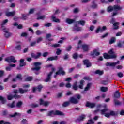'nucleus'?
<instances>
[{"label": "nucleus", "instance_id": "obj_1", "mask_svg": "<svg viewBox=\"0 0 124 124\" xmlns=\"http://www.w3.org/2000/svg\"><path fill=\"white\" fill-rule=\"evenodd\" d=\"M101 114L102 115H105L106 118H109L111 116H115V115H116V112L111 111L108 108H106L101 110Z\"/></svg>", "mask_w": 124, "mask_h": 124}, {"label": "nucleus", "instance_id": "obj_2", "mask_svg": "<svg viewBox=\"0 0 124 124\" xmlns=\"http://www.w3.org/2000/svg\"><path fill=\"white\" fill-rule=\"evenodd\" d=\"M108 54L109 55L106 53H105L103 54L104 58L106 60H109L110 59H116V58H117V55L113 51V49H110L108 51Z\"/></svg>", "mask_w": 124, "mask_h": 124}, {"label": "nucleus", "instance_id": "obj_3", "mask_svg": "<svg viewBox=\"0 0 124 124\" xmlns=\"http://www.w3.org/2000/svg\"><path fill=\"white\" fill-rule=\"evenodd\" d=\"M7 22H8V19H6L4 20L2 23L1 24V29L4 32H5V37H9L11 35L9 32V29H8V28H6L3 27V25H5V24H6Z\"/></svg>", "mask_w": 124, "mask_h": 124}, {"label": "nucleus", "instance_id": "obj_4", "mask_svg": "<svg viewBox=\"0 0 124 124\" xmlns=\"http://www.w3.org/2000/svg\"><path fill=\"white\" fill-rule=\"evenodd\" d=\"M56 115L61 116L63 115V113L59 110L50 111L47 113V116H49L50 117H54V116H56Z\"/></svg>", "mask_w": 124, "mask_h": 124}, {"label": "nucleus", "instance_id": "obj_5", "mask_svg": "<svg viewBox=\"0 0 124 124\" xmlns=\"http://www.w3.org/2000/svg\"><path fill=\"white\" fill-rule=\"evenodd\" d=\"M5 62H13V63L17 62V60H15V58L13 56L5 58Z\"/></svg>", "mask_w": 124, "mask_h": 124}, {"label": "nucleus", "instance_id": "obj_6", "mask_svg": "<svg viewBox=\"0 0 124 124\" xmlns=\"http://www.w3.org/2000/svg\"><path fill=\"white\" fill-rule=\"evenodd\" d=\"M59 71H57L56 73V75H54V78H56L57 77V75H64L65 74V72H64L62 67H59Z\"/></svg>", "mask_w": 124, "mask_h": 124}, {"label": "nucleus", "instance_id": "obj_7", "mask_svg": "<svg viewBox=\"0 0 124 124\" xmlns=\"http://www.w3.org/2000/svg\"><path fill=\"white\" fill-rule=\"evenodd\" d=\"M34 65L35 67L31 68L32 70H35L36 71H38L40 69V67L39 66L41 65V63L39 62H36L34 63Z\"/></svg>", "mask_w": 124, "mask_h": 124}, {"label": "nucleus", "instance_id": "obj_8", "mask_svg": "<svg viewBox=\"0 0 124 124\" xmlns=\"http://www.w3.org/2000/svg\"><path fill=\"white\" fill-rule=\"evenodd\" d=\"M52 71L50 72L49 74L48 75L47 78L45 79V82H49V81L51 80V76L52 74H53V71H55V70H56V69L53 67L52 68Z\"/></svg>", "mask_w": 124, "mask_h": 124}, {"label": "nucleus", "instance_id": "obj_9", "mask_svg": "<svg viewBox=\"0 0 124 124\" xmlns=\"http://www.w3.org/2000/svg\"><path fill=\"white\" fill-rule=\"evenodd\" d=\"M106 30V26H104L102 28L98 27L97 30H96V33H98V32H102Z\"/></svg>", "mask_w": 124, "mask_h": 124}, {"label": "nucleus", "instance_id": "obj_10", "mask_svg": "<svg viewBox=\"0 0 124 124\" xmlns=\"http://www.w3.org/2000/svg\"><path fill=\"white\" fill-rule=\"evenodd\" d=\"M114 22H115V18H112L111 21V23L113 24V26L115 27L114 29L118 30V29H119V25H120V23L119 22H115L114 23Z\"/></svg>", "mask_w": 124, "mask_h": 124}, {"label": "nucleus", "instance_id": "obj_11", "mask_svg": "<svg viewBox=\"0 0 124 124\" xmlns=\"http://www.w3.org/2000/svg\"><path fill=\"white\" fill-rule=\"evenodd\" d=\"M40 56H41V53L40 52H38L36 54H35L34 53H31V57L34 59H38V58L40 57Z\"/></svg>", "mask_w": 124, "mask_h": 124}, {"label": "nucleus", "instance_id": "obj_12", "mask_svg": "<svg viewBox=\"0 0 124 124\" xmlns=\"http://www.w3.org/2000/svg\"><path fill=\"white\" fill-rule=\"evenodd\" d=\"M40 105H43L44 106H48L50 104V102L48 101H44L42 99H40Z\"/></svg>", "mask_w": 124, "mask_h": 124}, {"label": "nucleus", "instance_id": "obj_13", "mask_svg": "<svg viewBox=\"0 0 124 124\" xmlns=\"http://www.w3.org/2000/svg\"><path fill=\"white\" fill-rule=\"evenodd\" d=\"M120 64V62L119 61H118L117 62H112V63H111V62H107L106 64V65L107 66H115L116 65H117V64Z\"/></svg>", "mask_w": 124, "mask_h": 124}, {"label": "nucleus", "instance_id": "obj_14", "mask_svg": "<svg viewBox=\"0 0 124 124\" xmlns=\"http://www.w3.org/2000/svg\"><path fill=\"white\" fill-rule=\"evenodd\" d=\"M14 15H15V11H14L13 12H6V16L7 17L14 16Z\"/></svg>", "mask_w": 124, "mask_h": 124}, {"label": "nucleus", "instance_id": "obj_15", "mask_svg": "<svg viewBox=\"0 0 124 124\" xmlns=\"http://www.w3.org/2000/svg\"><path fill=\"white\" fill-rule=\"evenodd\" d=\"M123 9V7H122L119 5H115L113 6V10H116V11H119L120 10H122Z\"/></svg>", "mask_w": 124, "mask_h": 124}, {"label": "nucleus", "instance_id": "obj_16", "mask_svg": "<svg viewBox=\"0 0 124 124\" xmlns=\"http://www.w3.org/2000/svg\"><path fill=\"white\" fill-rule=\"evenodd\" d=\"M91 55L92 56H99V55H100V53H99V51H98V48L94 49L93 51V53H91Z\"/></svg>", "mask_w": 124, "mask_h": 124}, {"label": "nucleus", "instance_id": "obj_17", "mask_svg": "<svg viewBox=\"0 0 124 124\" xmlns=\"http://www.w3.org/2000/svg\"><path fill=\"white\" fill-rule=\"evenodd\" d=\"M86 107H89V108H93L95 106V104L93 103L87 102L86 105Z\"/></svg>", "mask_w": 124, "mask_h": 124}, {"label": "nucleus", "instance_id": "obj_18", "mask_svg": "<svg viewBox=\"0 0 124 124\" xmlns=\"http://www.w3.org/2000/svg\"><path fill=\"white\" fill-rule=\"evenodd\" d=\"M83 63L85 65H86L87 67H90V66H92V64H91V63L88 60H85L83 61Z\"/></svg>", "mask_w": 124, "mask_h": 124}, {"label": "nucleus", "instance_id": "obj_19", "mask_svg": "<svg viewBox=\"0 0 124 124\" xmlns=\"http://www.w3.org/2000/svg\"><path fill=\"white\" fill-rule=\"evenodd\" d=\"M70 102H71V103H74V104H76V103L78 102V100L72 97L70 98Z\"/></svg>", "mask_w": 124, "mask_h": 124}, {"label": "nucleus", "instance_id": "obj_20", "mask_svg": "<svg viewBox=\"0 0 124 124\" xmlns=\"http://www.w3.org/2000/svg\"><path fill=\"white\" fill-rule=\"evenodd\" d=\"M82 49L84 51H85V52L88 51V50H89V45H82Z\"/></svg>", "mask_w": 124, "mask_h": 124}, {"label": "nucleus", "instance_id": "obj_21", "mask_svg": "<svg viewBox=\"0 0 124 124\" xmlns=\"http://www.w3.org/2000/svg\"><path fill=\"white\" fill-rule=\"evenodd\" d=\"M75 21V20L74 19H71L69 18H68L66 20V22L67 24H72V23H74Z\"/></svg>", "mask_w": 124, "mask_h": 124}, {"label": "nucleus", "instance_id": "obj_22", "mask_svg": "<svg viewBox=\"0 0 124 124\" xmlns=\"http://www.w3.org/2000/svg\"><path fill=\"white\" fill-rule=\"evenodd\" d=\"M57 60H58V56L51 57L47 59V61H54Z\"/></svg>", "mask_w": 124, "mask_h": 124}, {"label": "nucleus", "instance_id": "obj_23", "mask_svg": "<svg viewBox=\"0 0 124 124\" xmlns=\"http://www.w3.org/2000/svg\"><path fill=\"white\" fill-rule=\"evenodd\" d=\"M120 96H121V95L120 94V92H119V91H116L114 93V97H115L116 98H118V97H120Z\"/></svg>", "mask_w": 124, "mask_h": 124}, {"label": "nucleus", "instance_id": "obj_24", "mask_svg": "<svg viewBox=\"0 0 124 124\" xmlns=\"http://www.w3.org/2000/svg\"><path fill=\"white\" fill-rule=\"evenodd\" d=\"M114 10V6H109L107 8L108 12H111V11H113Z\"/></svg>", "mask_w": 124, "mask_h": 124}, {"label": "nucleus", "instance_id": "obj_25", "mask_svg": "<svg viewBox=\"0 0 124 124\" xmlns=\"http://www.w3.org/2000/svg\"><path fill=\"white\" fill-rule=\"evenodd\" d=\"M52 19L54 22H56V23H60V19L56 18V17L52 16Z\"/></svg>", "mask_w": 124, "mask_h": 124}, {"label": "nucleus", "instance_id": "obj_26", "mask_svg": "<svg viewBox=\"0 0 124 124\" xmlns=\"http://www.w3.org/2000/svg\"><path fill=\"white\" fill-rule=\"evenodd\" d=\"M26 65V63L24 62V59H22L20 60V66H25Z\"/></svg>", "mask_w": 124, "mask_h": 124}, {"label": "nucleus", "instance_id": "obj_27", "mask_svg": "<svg viewBox=\"0 0 124 124\" xmlns=\"http://www.w3.org/2000/svg\"><path fill=\"white\" fill-rule=\"evenodd\" d=\"M95 73L96 74H98L99 75H102V74H103V71L98 70L95 71Z\"/></svg>", "mask_w": 124, "mask_h": 124}, {"label": "nucleus", "instance_id": "obj_28", "mask_svg": "<svg viewBox=\"0 0 124 124\" xmlns=\"http://www.w3.org/2000/svg\"><path fill=\"white\" fill-rule=\"evenodd\" d=\"M115 41H116V38L115 37L111 38V39L109 41V44H113V43H114Z\"/></svg>", "mask_w": 124, "mask_h": 124}, {"label": "nucleus", "instance_id": "obj_29", "mask_svg": "<svg viewBox=\"0 0 124 124\" xmlns=\"http://www.w3.org/2000/svg\"><path fill=\"white\" fill-rule=\"evenodd\" d=\"M0 100L2 101L3 104L5 103V102H6V100L1 96H0Z\"/></svg>", "mask_w": 124, "mask_h": 124}, {"label": "nucleus", "instance_id": "obj_30", "mask_svg": "<svg viewBox=\"0 0 124 124\" xmlns=\"http://www.w3.org/2000/svg\"><path fill=\"white\" fill-rule=\"evenodd\" d=\"M8 107H10L11 108H13V107H15V102H13L12 104H8Z\"/></svg>", "mask_w": 124, "mask_h": 124}, {"label": "nucleus", "instance_id": "obj_31", "mask_svg": "<svg viewBox=\"0 0 124 124\" xmlns=\"http://www.w3.org/2000/svg\"><path fill=\"white\" fill-rule=\"evenodd\" d=\"M22 104H23V102H22L21 101L17 102L16 104V107H18V108H21Z\"/></svg>", "mask_w": 124, "mask_h": 124}, {"label": "nucleus", "instance_id": "obj_32", "mask_svg": "<svg viewBox=\"0 0 124 124\" xmlns=\"http://www.w3.org/2000/svg\"><path fill=\"white\" fill-rule=\"evenodd\" d=\"M101 92H107V91H108V88L102 87L101 88Z\"/></svg>", "mask_w": 124, "mask_h": 124}, {"label": "nucleus", "instance_id": "obj_33", "mask_svg": "<svg viewBox=\"0 0 124 124\" xmlns=\"http://www.w3.org/2000/svg\"><path fill=\"white\" fill-rule=\"evenodd\" d=\"M19 93H20L21 94H23L24 93H26V92H28V90H24L22 88H19Z\"/></svg>", "mask_w": 124, "mask_h": 124}, {"label": "nucleus", "instance_id": "obj_34", "mask_svg": "<svg viewBox=\"0 0 124 124\" xmlns=\"http://www.w3.org/2000/svg\"><path fill=\"white\" fill-rule=\"evenodd\" d=\"M85 118H86V116L84 114H82V115H81L78 120L79 121H83V120H84V119H85Z\"/></svg>", "mask_w": 124, "mask_h": 124}, {"label": "nucleus", "instance_id": "obj_35", "mask_svg": "<svg viewBox=\"0 0 124 124\" xmlns=\"http://www.w3.org/2000/svg\"><path fill=\"white\" fill-rule=\"evenodd\" d=\"M73 88L74 90H75V91L77 90V89H78V87H77V82H76L74 84V85L73 86Z\"/></svg>", "mask_w": 124, "mask_h": 124}, {"label": "nucleus", "instance_id": "obj_36", "mask_svg": "<svg viewBox=\"0 0 124 124\" xmlns=\"http://www.w3.org/2000/svg\"><path fill=\"white\" fill-rule=\"evenodd\" d=\"M91 83H88L87 84V87L84 89V91H85V92H87V91L89 90V89H90V88L91 87Z\"/></svg>", "mask_w": 124, "mask_h": 124}, {"label": "nucleus", "instance_id": "obj_37", "mask_svg": "<svg viewBox=\"0 0 124 124\" xmlns=\"http://www.w3.org/2000/svg\"><path fill=\"white\" fill-rule=\"evenodd\" d=\"M45 16H41L38 17L37 20H44Z\"/></svg>", "mask_w": 124, "mask_h": 124}, {"label": "nucleus", "instance_id": "obj_38", "mask_svg": "<svg viewBox=\"0 0 124 124\" xmlns=\"http://www.w3.org/2000/svg\"><path fill=\"white\" fill-rule=\"evenodd\" d=\"M14 98V96H13L12 95H9L7 96V99L8 100H11V99H13Z\"/></svg>", "mask_w": 124, "mask_h": 124}, {"label": "nucleus", "instance_id": "obj_39", "mask_svg": "<svg viewBox=\"0 0 124 124\" xmlns=\"http://www.w3.org/2000/svg\"><path fill=\"white\" fill-rule=\"evenodd\" d=\"M84 84V80L80 81V84L79 86L80 89H83V85Z\"/></svg>", "mask_w": 124, "mask_h": 124}, {"label": "nucleus", "instance_id": "obj_40", "mask_svg": "<svg viewBox=\"0 0 124 124\" xmlns=\"http://www.w3.org/2000/svg\"><path fill=\"white\" fill-rule=\"evenodd\" d=\"M32 80V77H28L25 79V81H31Z\"/></svg>", "mask_w": 124, "mask_h": 124}, {"label": "nucleus", "instance_id": "obj_41", "mask_svg": "<svg viewBox=\"0 0 124 124\" xmlns=\"http://www.w3.org/2000/svg\"><path fill=\"white\" fill-rule=\"evenodd\" d=\"M69 105V102H65L63 103L62 105L63 107H66V106H68Z\"/></svg>", "mask_w": 124, "mask_h": 124}, {"label": "nucleus", "instance_id": "obj_42", "mask_svg": "<svg viewBox=\"0 0 124 124\" xmlns=\"http://www.w3.org/2000/svg\"><path fill=\"white\" fill-rule=\"evenodd\" d=\"M92 8H96L97 7V5L94 3V2H93V4L92 5Z\"/></svg>", "mask_w": 124, "mask_h": 124}, {"label": "nucleus", "instance_id": "obj_43", "mask_svg": "<svg viewBox=\"0 0 124 124\" xmlns=\"http://www.w3.org/2000/svg\"><path fill=\"white\" fill-rule=\"evenodd\" d=\"M16 50H21L22 49V46H21V45H19L16 46Z\"/></svg>", "mask_w": 124, "mask_h": 124}, {"label": "nucleus", "instance_id": "obj_44", "mask_svg": "<svg viewBox=\"0 0 124 124\" xmlns=\"http://www.w3.org/2000/svg\"><path fill=\"white\" fill-rule=\"evenodd\" d=\"M17 79H19V80H22V75L21 74H18L16 76Z\"/></svg>", "mask_w": 124, "mask_h": 124}, {"label": "nucleus", "instance_id": "obj_45", "mask_svg": "<svg viewBox=\"0 0 124 124\" xmlns=\"http://www.w3.org/2000/svg\"><path fill=\"white\" fill-rule=\"evenodd\" d=\"M78 24H80V25H81V26H84V25H85V21H80L78 22Z\"/></svg>", "mask_w": 124, "mask_h": 124}, {"label": "nucleus", "instance_id": "obj_46", "mask_svg": "<svg viewBox=\"0 0 124 124\" xmlns=\"http://www.w3.org/2000/svg\"><path fill=\"white\" fill-rule=\"evenodd\" d=\"M14 98H16V99H18L19 98H21V96L16 94L14 96Z\"/></svg>", "mask_w": 124, "mask_h": 124}, {"label": "nucleus", "instance_id": "obj_47", "mask_svg": "<svg viewBox=\"0 0 124 124\" xmlns=\"http://www.w3.org/2000/svg\"><path fill=\"white\" fill-rule=\"evenodd\" d=\"M11 124L9 122H4V121H3V120H1L0 121V124Z\"/></svg>", "mask_w": 124, "mask_h": 124}, {"label": "nucleus", "instance_id": "obj_48", "mask_svg": "<svg viewBox=\"0 0 124 124\" xmlns=\"http://www.w3.org/2000/svg\"><path fill=\"white\" fill-rule=\"evenodd\" d=\"M61 53H62V50L60 49H57L56 51L57 55H61Z\"/></svg>", "mask_w": 124, "mask_h": 124}, {"label": "nucleus", "instance_id": "obj_49", "mask_svg": "<svg viewBox=\"0 0 124 124\" xmlns=\"http://www.w3.org/2000/svg\"><path fill=\"white\" fill-rule=\"evenodd\" d=\"M35 9H31L29 11V14H32L33 12H34Z\"/></svg>", "mask_w": 124, "mask_h": 124}, {"label": "nucleus", "instance_id": "obj_50", "mask_svg": "<svg viewBox=\"0 0 124 124\" xmlns=\"http://www.w3.org/2000/svg\"><path fill=\"white\" fill-rule=\"evenodd\" d=\"M42 41V37H39L37 39V43H39Z\"/></svg>", "mask_w": 124, "mask_h": 124}, {"label": "nucleus", "instance_id": "obj_51", "mask_svg": "<svg viewBox=\"0 0 124 124\" xmlns=\"http://www.w3.org/2000/svg\"><path fill=\"white\" fill-rule=\"evenodd\" d=\"M117 76H118V77H124V75L123 74V73L119 72L117 74Z\"/></svg>", "mask_w": 124, "mask_h": 124}, {"label": "nucleus", "instance_id": "obj_52", "mask_svg": "<svg viewBox=\"0 0 124 124\" xmlns=\"http://www.w3.org/2000/svg\"><path fill=\"white\" fill-rule=\"evenodd\" d=\"M32 108H35V107H38V104H32L31 105Z\"/></svg>", "mask_w": 124, "mask_h": 124}, {"label": "nucleus", "instance_id": "obj_53", "mask_svg": "<svg viewBox=\"0 0 124 124\" xmlns=\"http://www.w3.org/2000/svg\"><path fill=\"white\" fill-rule=\"evenodd\" d=\"M114 102H115V104L116 105H121V103L120 102V101L117 100H115L114 101Z\"/></svg>", "mask_w": 124, "mask_h": 124}, {"label": "nucleus", "instance_id": "obj_54", "mask_svg": "<svg viewBox=\"0 0 124 124\" xmlns=\"http://www.w3.org/2000/svg\"><path fill=\"white\" fill-rule=\"evenodd\" d=\"M73 58L74 59H77L78 58V55L77 54V53L74 54L73 55Z\"/></svg>", "mask_w": 124, "mask_h": 124}, {"label": "nucleus", "instance_id": "obj_55", "mask_svg": "<svg viewBox=\"0 0 124 124\" xmlns=\"http://www.w3.org/2000/svg\"><path fill=\"white\" fill-rule=\"evenodd\" d=\"M90 0H82L81 2L82 3H87V2H89Z\"/></svg>", "mask_w": 124, "mask_h": 124}, {"label": "nucleus", "instance_id": "obj_56", "mask_svg": "<svg viewBox=\"0 0 124 124\" xmlns=\"http://www.w3.org/2000/svg\"><path fill=\"white\" fill-rule=\"evenodd\" d=\"M60 45L59 44H55L53 45V46L55 48H57L58 47H60Z\"/></svg>", "mask_w": 124, "mask_h": 124}, {"label": "nucleus", "instance_id": "obj_57", "mask_svg": "<svg viewBox=\"0 0 124 124\" xmlns=\"http://www.w3.org/2000/svg\"><path fill=\"white\" fill-rule=\"evenodd\" d=\"M42 88V85H39L38 86V92H40Z\"/></svg>", "mask_w": 124, "mask_h": 124}, {"label": "nucleus", "instance_id": "obj_58", "mask_svg": "<svg viewBox=\"0 0 124 124\" xmlns=\"http://www.w3.org/2000/svg\"><path fill=\"white\" fill-rule=\"evenodd\" d=\"M36 34H37V35H40V34H41V31H40L39 30H37L36 31Z\"/></svg>", "mask_w": 124, "mask_h": 124}, {"label": "nucleus", "instance_id": "obj_59", "mask_svg": "<svg viewBox=\"0 0 124 124\" xmlns=\"http://www.w3.org/2000/svg\"><path fill=\"white\" fill-rule=\"evenodd\" d=\"M51 25H52L51 23H46V24H44V26L45 27H51Z\"/></svg>", "mask_w": 124, "mask_h": 124}, {"label": "nucleus", "instance_id": "obj_60", "mask_svg": "<svg viewBox=\"0 0 124 124\" xmlns=\"http://www.w3.org/2000/svg\"><path fill=\"white\" fill-rule=\"evenodd\" d=\"M66 87L68 88H71V85L70 84V83H67L66 84Z\"/></svg>", "mask_w": 124, "mask_h": 124}, {"label": "nucleus", "instance_id": "obj_61", "mask_svg": "<svg viewBox=\"0 0 124 124\" xmlns=\"http://www.w3.org/2000/svg\"><path fill=\"white\" fill-rule=\"evenodd\" d=\"M28 35V34L26 32H24L21 33V36H27Z\"/></svg>", "mask_w": 124, "mask_h": 124}, {"label": "nucleus", "instance_id": "obj_62", "mask_svg": "<svg viewBox=\"0 0 124 124\" xmlns=\"http://www.w3.org/2000/svg\"><path fill=\"white\" fill-rule=\"evenodd\" d=\"M48 55H49V53H48V52H45L43 54V57H47V56H48Z\"/></svg>", "mask_w": 124, "mask_h": 124}, {"label": "nucleus", "instance_id": "obj_63", "mask_svg": "<svg viewBox=\"0 0 124 124\" xmlns=\"http://www.w3.org/2000/svg\"><path fill=\"white\" fill-rule=\"evenodd\" d=\"M122 34V32H118L117 34H116V36H121V35Z\"/></svg>", "mask_w": 124, "mask_h": 124}, {"label": "nucleus", "instance_id": "obj_64", "mask_svg": "<svg viewBox=\"0 0 124 124\" xmlns=\"http://www.w3.org/2000/svg\"><path fill=\"white\" fill-rule=\"evenodd\" d=\"M30 87V85L29 84H24L23 85V88H29Z\"/></svg>", "mask_w": 124, "mask_h": 124}]
</instances>
